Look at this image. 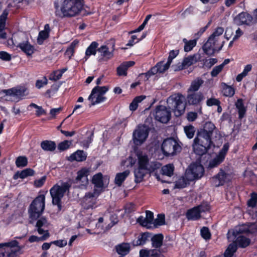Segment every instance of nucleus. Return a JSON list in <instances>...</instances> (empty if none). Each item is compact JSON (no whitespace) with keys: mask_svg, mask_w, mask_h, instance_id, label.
I'll list each match as a JSON object with an SVG mask.
<instances>
[{"mask_svg":"<svg viewBox=\"0 0 257 257\" xmlns=\"http://www.w3.org/2000/svg\"><path fill=\"white\" fill-rule=\"evenodd\" d=\"M185 97L181 94H174L170 96L167 100L169 109L165 106L159 105L156 107L153 114L155 119L162 123H167L171 117V110L176 116L182 115L185 110Z\"/></svg>","mask_w":257,"mask_h":257,"instance_id":"f257e3e1","label":"nucleus"},{"mask_svg":"<svg viewBox=\"0 0 257 257\" xmlns=\"http://www.w3.org/2000/svg\"><path fill=\"white\" fill-rule=\"evenodd\" d=\"M83 5V0H64L60 8L55 6L56 16L61 18L75 17L81 11Z\"/></svg>","mask_w":257,"mask_h":257,"instance_id":"f03ea898","label":"nucleus"},{"mask_svg":"<svg viewBox=\"0 0 257 257\" xmlns=\"http://www.w3.org/2000/svg\"><path fill=\"white\" fill-rule=\"evenodd\" d=\"M224 32L222 27L217 28L212 34L209 37L207 41L203 46L205 53L208 55L214 54L216 50H220L224 45V41H220V38Z\"/></svg>","mask_w":257,"mask_h":257,"instance_id":"7ed1b4c3","label":"nucleus"},{"mask_svg":"<svg viewBox=\"0 0 257 257\" xmlns=\"http://www.w3.org/2000/svg\"><path fill=\"white\" fill-rule=\"evenodd\" d=\"M71 185L70 182L61 183V185L56 184L50 190L52 199V204L57 206L58 210L61 209V199L65 193L69 189Z\"/></svg>","mask_w":257,"mask_h":257,"instance_id":"20e7f679","label":"nucleus"},{"mask_svg":"<svg viewBox=\"0 0 257 257\" xmlns=\"http://www.w3.org/2000/svg\"><path fill=\"white\" fill-rule=\"evenodd\" d=\"M22 248L16 240L0 243V257H17Z\"/></svg>","mask_w":257,"mask_h":257,"instance_id":"39448f33","label":"nucleus"},{"mask_svg":"<svg viewBox=\"0 0 257 257\" xmlns=\"http://www.w3.org/2000/svg\"><path fill=\"white\" fill-rule=\"evenodd\" d=\"M45 197L41 194L37 197L31 203L29 208L30 218L37 219L42 214L45 209Z\"/></svg>","mask_w":257,"mask_h":257,"instance_id":"423d86ee","label":"nucleus"},{"mask_svg":"<svg viewBox=\"0 0 257 257\" xmlns=\"http://www.w3.org/2000/svg\"><path fill=\"white\" fill-rule=\"evenodd\" d=\"M137 156V165L138 167L144 168L153 172L161 168V164L157 161H150L148 156L142 152H138Z\"/></svg>","mask_w":257,"mask_h":257,"instance_id":"0eeeda50","label":"nucleus"},{"mask_svg":"<svg viewBox=\"0 0 257 257\" xmlns=\"http://www.w3.org/2000/svg\"><path fill=\"white\" fill-rule=\"evenodd\" d=\"M257 230V226L255 223L248 224H242L236 226L232 230H229L227 233V237L229 240L234 241L237 236L241 235L242 233H253Z\"/></svg>","mask_w":257,"mask_h":257,"instance_id":"6e6552de","label":"nucleus"},{"mask_svg":"<svg viewBox=\"0 0 257 257\" xmlns=\"http://www.w3.org/2000/svg\"><path fill=\"white\" fill-rule=\"evenodd\" d=\"M164 154L166 156H173L181 150V147L177 142L173 138L165 139L161 147Z\"/></svg>","mask_w":257,"mask_h":257,"instance_id":"1a4fd4ad","label":"nucleus"},{"mask_svg":"<svg viewBox=\"0 0 257 257\" xmlns=\"http://www.w3.org/2000/svg\"><path fill=\"white\" fill-rule=\"evenodd\" d=\"M108 91L106 86H96L91 91L88 97V100L91 102L90 106L104 101L106 98L104 96L105 93Z\"/></svg>","mask_w":257,"mask_h":257,"instance_id":"9d476101","label":"nucleus"},{"mask_svg":"<svg viewBox=\"0 0 257 257\" xmlns=\"http://www.w3.org/2000/svg\"><path fill=\"white\" fill-rule=\"evenodd\" d=\"M210 208L208 203L203 202L200 205L188 210L186 213V217L189 220H198L201 217V214L209 211Z\"/></svg>","mask_w":257,"mask_h":257,"instance_id":"9b49d317","label":"nucleus"},{"mask_svg":"<svg viewBox=\"0 0 257 257\" xmlns=\"http://www.w3.org/2000/svg\"><path fill=\"white\" fill-rule=\"evenodd\" d=\"M149 128L145 125H138L134 131L133 141L136 146H140L143 144L148 137Z\"/></svg>","mask_w":257,"mask_h":257,"instance_id":"f8f14e48","label":"nucleus"},{"mask_svg":"<svg viewBox=\"0 0 257 257\" xmlns=\"http://www.w3.org/2000/svg\"><path fill=\"white\" fill-rule=\"evenodd\" d=\"M186 176L189 180H194L200 178L204 173V168L200 163L191 164L186 170Z\"/></svg>","mask_w":257,"mask_h":257,"instance_id":"ddd939ff","label":"nucleus"},{"mask_svg":"<svg viewBox=\"0 0 257 257\" xmlns=\"http://www.w3.org/2000/svg\"><path fill=\"white\" fill-rule=\"evenodd\" d=\"M3 92L14 100H19L28 94L27 89L23 86H17L3 90Z\"/></svg>","mask_w":257,"mask_h":257,"instance_id":"4468645a","label":"nucleus"},{"mask_svg":"<svg viewBox=\"0 0 257 257\" xmlns=\"http://www.w3.org/2000/svg\"><path fill=\"white\" fill-rule=\"evenodd\" d=\"M100 193L97 191L86 193L82 200V206L85 209H93L96 207L97 199Z\"/></svg>","mask_w":257,"mask_h":257,"instance_id":"2eb2a0df","label":"nucleus"},{"mask_svg":"<svg viewBox=\"0 0 257 257\" xmlns=\"http://www.w3.org/2000/svg\"><path fill=\"white\" fill-rule=\"evenodd\" d=\"M89 170L82 168L77 172V176L74 181L75 187L80 189H85L88 184V175Z\"/></svg>","mask_w":257,"mask_h":257,"instance_id":"dca6fc26","label":"nucleus"},{"mask_svg":"<svg viewBox=\"0 0 257 257\" xmlns=\"http://www.w3.org/2000/svg\"><path fill=\"white\" fill-rule=\"evenodd\" d=\"M200 131L209 136L214 141L219 140L221 137L218 130L211 122H206L203 128Z\"/></svg>","mask_w":257,"mask_h":257,"instance_id":"f3484780","label":"nucleus"},{"mask_svg":"<svg viewBox=\"0 0 257 257\" xmlns=\"http://www.w3.org/2000/svg\"><path fill=\"white\" fill-rule=\"evenodd\" d=\"M92 182L94 185L93 190L99 192V193L103 192L108 184V181H107L106 178H103L101 173L94 175Z\"/></svg>","mask_w":257,"mask_h":257,"instance_id":"a211bd4d","label":"nucleus"},{"mask_svg":"<svg viewBox=\"0 0 257 257\" xmlns=\"http://www.w3.org/2000/svg\"><path fill=\"white\" fill-rule=\"evenodd\" d=\"M49 223L45 218H41L37 221L36 228L40 235H43V239H46L49 236L48 232Z\"/></svg>","mask_w":257,"mask_h":257,"instance_id":"6ab92c4d","label":"nucleus"},{"mask_svg":"<svg viewBox=\"0 0 257 257\" xmlns=\"http://www.w3.org/2000/svg\"><path fill=\"white\" fill-rule=\"evenodd\" d=\"M228 144L227 143L225 144L219 152L218 155H217L214 159L210 161L208 165L209 167H215L222 162L225 158V156L228 150Z\"/></svg>","mask_w":257,"mask_h":257,"instance_id":"aec40b11","label":"nucleus"},{"mask_svg":"<svg viewBox=\"0 0 257 257\" xmlns=\"http://www.w3.org/2000/svg\"><path fill=\"white\" fill-rule=\"evenodd\" d=\"M213 141H214L211 138L209 137V136L206 135L205 134L203 133L200 131H199L197 133L196 137L193 140V142L195 143H199L210 148L212 147H214L215 146L213 143Z\"/></svg>","mask_w":257,"mask_h":257,"instance_id":"412c9836","label":"nucleus"},{"mask_svg":"<svg viewBox=\"0 0 257 257\" xmlns=\"http://www.w3.org/2000/svg\"><path fill=\"white\" fill-rule=\"evenodd\" d=\"M233 20L234 23L238 26L244 24L249 25L252 22V17L246 12H242L235 17Z\"/></svg>","mask_w":257,"mask_h":257,"instance_id":"4be33fe9","label":"nucleus"},{"mask_svg":"<svg viewBox=\"0 0 257 257\" xmlns=\"http://www.w3.org/2000/svg\"><path fill=\"white\" fill-rule=\"evenodd\" d=\"M199 56L198 54L189 56L184 59L181 65L179 66V69L182 70L195 63L199 60Z\"/></svg>","mask_w":257,"mask_h":257,"instance_id":"5701e85b","label":"nucleus"},{"mask_svg":"<svg viewBox=\"0 0 257 257\" xmlns=\"http://www.w3.org/2000/svg\"><path fill=\"white\" fill-rule=\"evenodd\" d=\"M150 172L147 169L137 167L134 170L135 181L137 183L142 182L146 175Z\"/></svg>","mask_w":257,"mask_h":257,"instance_id":"b1692460","label":"nucleus"},{"mask_svg":"<svg viewBox=\"0 0 257 257\" xmlns=\"http://www.w3.org/2000/svg\"><path fill=\"white\" fill-rule=\"evenodd\" d=\"M8 14L9 10L5 9L0 16V38L2 39H5L6 38V33L3 30L5 27L6 21Z\"/></svg>","mask_w":257,"mask_h":257,"instance_id":"393cba45","label":"nucleus"},{"mask_svg":"<svg viewBox=\"0 0 257 257\" xmlns=\"http://www.w3.org/2000/svg\"><path fill=\"white\" fill-rule=\"evenodd\" d=\"M18 47L28 56L32 55L34 52V46L30 44L28 41L19 43Z\"/></svg>","mask_w":257,"mask_h":257,"instance_id":"a878e982","label":"nucleus"},{"mask_svg":"<svg viewBox=\"0 0 257 257\" xmlns=\"http://www.w3.org/2000/svg\"><path fill=\"white\" fill-rule=\"evenodd\" d=\"M133 61H126L122 63L117 68V73L119 76H126L127 69L135 64Z\"/></svg>","mask_w":257,"mask_h":257,"instance_id":"bb28decb","label":"nucleus"},{"mask_svg":"<svg viewBox=\"0 0 257 257\" xmlns=\"http://www.w3.org/2000/svg\"><path fill=\"white\" fill-rule=\"evenodd\" d=\"M87 154L83 151L77 150L70 155L69 160L70 161H76L77 162H82L85 160Z\"/></svg>","mask_w":257,"mask_h":257,"instance_id":"cd10ccee","label":"nucleus"},{"mask_svg":"<svg viewBox=\"0 0 257 257\" xmlns=\"http://www.w3.org/2000/svg\"><path fill=\"white\" fill-rule=\"evenodd\" d=\"M98 46V43L95 41H93L90 44L85 51V55L83 58L85 61H87L90 56L95 55L97 51Z\"/></svg>","mask_w":257,"mask_h":257,"instance_id":"c85d7f7f","label":"nucleus"},{"mask_svg":"<svg viewBox=\"0 0 257 257\" xmlns=\"http://www.w3.org/2000/svg\"><path fill=\"white\" fill-rule=\"evenodd\" d=\"M192 147L194 153L200 156L205 154L210 149V148L205 145L199 143H195L194 142H193Z\"/></svg>","mask_w":257,"mask_h":257,"instance_id":"c756f323","label":"nucleus"},{"mask_svg":"<svg viewBox=\"0 0 257 257\" xmlns=\"http://www.w3.org/2000/svg\"><path fill=\"white\" fill-rule=\"evenodd\" d=\"M203 99V96L200 93H194L189 94L187 99L190 104H197Z\"/></svg>","mask_w":257,"mask_h":257,"instance_id":"7c9ffc66","label":"nucleus"},{"mask_svg":"<svg viewBox=\"0 0 257 257\" xmlns=\"http://www.w3.org/2000/svg\"><path fill=\"white\" fill-rule=\"evenodd\" d=\"M41 147L45 151L53 152L56 148V144L54 141L45 140L41 142Z\"/></svg>","mask_w":257,"mask_h":257,"instance_id":"2f4dec72","label":"nucleus"},{"mask_svg":"<svg viewBox=\"0 0 257 257\" xmlns=\"http://www.w3.org/2000/svg\"><path fill=\"white\" fill-rule=\"evenodd\" d=\"M226 177V174L225 172L222 170H220L218 174L213 178L214 185L216 186L223 185L225 182Z\"/></svg>","mask_w":257,"mask_h":257,"instance_id":"473e14b6","label":"nucleus"},{"mask_svg":"<svg viewBox=\"0 0 257 257\" xmlns=\"http://www.w3.org/2000/svg\"><path fill=\"white\" fill-rule=\"evenodd\" d=\"M115 248L117 252L119 254L124 256L129 252L130 245L127 243H122L116 245Z\"/></svg>","mask_w":257,"mask_h":257,"instance_id":"72a5a7b5","label":"nucleus"},{"mask_svg":"<svg viewBox=\"0 0 257 257\" xmlns=\"http://www.w3.org/2000/svg\"><path fill=\"white\" fill-rule=\"evenodd\" d=\"M235 239V243L233 242L236 246L237 247V245L241 247H245L249 245L250 243V240L244 237L242 235L237 236Z\"/></svg>","mask_w":257,"mask_h":257,"instance_id":"f704fd0d","label":"nucleus"},{"mask_svg":"<svg viewBox=\"0 0 257 257\" xmlns=\"http://www.w3.org/2000/svg\"><path fill=\"white\" fill-rule=\"evenodd\" d=\"M192 180H189L186 176V172H185V176L179 178L175 182L176 188H183L189 184V182Z\"/></svg>","mask_w":257,"mask_h":257,"instance_id":"c9c22d12","label":"nucleus"},{"mask_svg":"<svg viewBox=\"0 0 257 257\" xmlns=\"http://www.w3.org/2000/svg\"><path fill=\"white\" fill-rule=\"evenodd\" d=\"M170 66V64L167 62L164 63V62L160 61L157 63L153 68L155 69L156 74L158 73H163L169 69Z\"/></svg>","mask_w":257,"mask_h":257,"instance_id":"e433bc0d","label":"nucleus"},{"mask_svg":"<svg viewBox=\"0 0 257 257\" xmlns=\"http://www.w3.org/2000/svg\"><path fill=\"white\" fill-rule=\"evenodd\" d=\"M130 173V171L129 170H125L122 173H117L115 178V183L118 186H121Z\"/></svg>","mask_w":257,"mask_h":257,"instance_id":"4c0bfd02","label":"nucleus"},{"mask_svg":"<svg viewBox=\"0 0 257 257\" xmlns=\"http://www.w3.org/2000/svg\"><path fill=\"white\" fill-rule=\"evenodd\" d=\"M235 106L238 109L239 118H243L246 113V107L244 106L242 99H238L235 102Z\"/></svg>","mask_w":257,"mask_h":257,"instance_id":"58836bf2","label":"nucleus"},{"mask_svg":"<svg viewBox=\"0 0 257 257\" xmlns=\"http://www.w3.org/2000/svg\"><path fill=\"white\" fill-rule=\"evenodd\" d=\"M163 235L162 234H157L151 237L152 245L154 247L159 248L162 245Z\"/></svg>","mask_w":257,"mask_h":257,"instance_id":"ea45409f","label":"nucleus"},{"mask_svg":"<svg viewBox=\"0 0 257 257\" xmlns=\"http://www.w3.org/2000/svg\"><path fill=\"white\" fill-rule=\"evenodd\" d=\"M221 87L223 95L227 97H231L234 94V89L232 86H228L225 83H222Z\"/></svg>","mask_w":257,"mask_h":257,"instance_id":"a19ab883","label":"nucleus"},{"mask_svg":"<svg viewBox=\"0 0 257 257\" xmlns=\"http://www.w3.org/2000/svg\"><path fill=\"white\" fill-rule=\"evenodd\" d=\"M97 51L100 53L102 57L107 59H110L113 57V53L109 51L108 47L105 45H102L97 49Z\"/></svg>","mask_w":257,"mask_h":257,"instance_id":"79ce46f5","label":"nucleus"},{"mask_svg":"<svg viewBox=\"0 0 257 257\" xmlns=\"http://www.w3.org/2000/svg\"><path fill=\"white\" fill-rule=\"evenodd\" d=\"M184 43V49L185 52H189L196 45L197 41L196 39L188 41L184 38L183 40Z\"/></svg>","mask_w":257,"mask_h":257,"instance_id":"37998d69","label":"nucleus"},{"mask_svg":"<svg viewBox=\"0 0 257 257\" xmlns=\"http://www.w3.org/2000/svg\"><path fill=\"white\" fill-rule=\"evenodd\" d=\"M146 98V96L140 95L135 97L130 105V109L132 111L136 110L138 106V104Z\"/></svg>","mask_w":257,"mask_h":257,"instance_id":"c03bdc74","label":"nucleus"},{"mask_svg":"<svg viewBox=\"0 0 257 257\" xmlns=\"http://www.w3.org/2000/svg\"><path fill=\"white\" fill-rule=\"evenodd\" d=\"M203 82V81L201 79L197 78L195 79L191 83V86L189 87L188 91L192 92L197 91Z\"/></svg>","mask_w":257,"mask_h":257,"instance_id":"a18cd8bd","label":"nucleus"},{"mask_svg":"<svg viewBox=\"0 0 257 257\" xmlns=\"http://www.w3.org/2000/svg\"><path fill=\"white\" fill-rule=\"evenodd\" d=\"M150 237V234L149 233L145 232L142 233L138 237L136 241V245H141L144 244Z\"/></svg>","mask_w":257,"mask_h":257,"instance_id":"49530a36","label":"nucleus"},{"mask_svg":"<svg viewBox=\"0 0 257 257\" xmlns=\"http://www.w3.org/2000/svg\"><path fill=\"white\" fill-rule=\"evenodd\" d=\"M184 131L187 137L191 139L193 138L195 133V128L194 126L192 125H188L184 127Z\"/></svg>","mask_w":257,"mask_h":257,"instance_id":"de8ad7c7","label":"nucleus"},{"mask_svg":"<svg viewBox=\"0 0 257 257\" xmlns=\"http://www.w3.org/2000/svg\"><path fill=\"white\" fill-rule=\"evenodd\" d=\"M146 216L144 222L143 223V225L145 226H148L149 225L153 223L154 222V215L153 213L150 211H147L146 212Z\"/></svg>","mask_w":257,"mask_h":257,"instance_id":"09e8293b","label":"nucleus"},{"mask_svg":"<svg viewBox=\"0 0 257 257\" xmlns=\"http://www.w3.org/2000/svg\"><path fill=\"white\" fill-rule=\"evenodd\" d=\"M162 171L163 175L171 176L173 174L174 166L170 164L166 165L162 168Z\"/></svg>","mask_w":257,"mask_h":257,"instance_id":"8fccbe9b","label":"nucleus"},{"mask_svg":"<svg viewBox=\"0 0 257 257\" xmlns=\"http://www.w3.org/2000/svg\"><path fill=\"white\" fill-rule=\"evenodd\" d=\"M28 164V159L25 156H19L16 160V165L18 167H24Z\"/></svg>","mask_w":257,"mask_h":257,"instance_id":"3c124183","label":"nucleus"},{"mask_svg":"<svg viewBox=\"0 0 257 257\" xmlns=\"http://www.w3.org/2000/svg\"><path fill=\"white\" fill-rule=\"evenodd\" d=\"M34 174V171L32 169L28 168L22 171L19 174V177L21 179H24L28 176H32Z\"/></svg>","mask_w":257,"mask_h":257,"instance_id":"603ef678","label":"nucleus"},{"mask_svg":"<svg viewBox=\"0 0 257 257\" xmlns=\"http://www.w3.org/2000/svg\"><path fill=\"white\" fill-rule=\"evenodd\" d=\"M165 222V215L159 214L158 215L157 218L154 220L153 224L154 226L157 227L164 224Z\"/></svg>","mask_w":257,"mask_h":257,"instance_id":"864d4df0","label":"nucleus"},{"mask_svg":"<svg viewBox=\"0 0 257 257\" xmlns=\"http://www.w3.org/2000/svg\"><path fill=\"white\" fill-rule=\"evenodd\" d=\"M49 34L47 32L41 31L39 32V35L37 38V42L39 44H42L44 41L46 40L49 37Z\"/></svg>","mask_w":257,"mask_h":257,"instance_id":"5fc2aeb1","label":"nucleus"},{"mask_svg":"<svg viewBox=\"0 0 257 257\" xmlns=\"http://www.w3.org/2000/svg\"><path fill=\"white\" fill-rule=\"evenodd\" d=\"M201 236L205 240L209 239L211 237V233L209 229L207 227H203L200 230Z\"/></svg>","mask_w":257,"mask_h":257,"instance_id":"6e6d98bb","label":"nucleus"},{"mask_svg":"<svg viewBox=\"0 0 257 257\" xmlns=\"http://www.w3.org/2000/svg\"><path fill=\"white\" fill-rule=\"evenodd\" d=\"M72 144V141H64L59 144L58 149L60 151H63L68 149Z\"/></svg>","mask_w":257,"mask_h":257,"instance_id":"4d7b16f0","label":"nucleus"},{"mask_svg":"<svg viewBox=\"0 0 257 257\" xmlns=\"http://www.w3.org/2000/svg\"><path fill=\"white\" fill-rule=\"evenodd\" d=\"M136 161V159L130 156L125 160L122 161L121 162V165L122 166H126L127 167H132L135 164Z\"/></svg>","mask_w":257,"mask_h":257,"instance_id":"13d9d810","label":"nucleus"},{"mask_svg":"<svg viewBox=\"0 0 257 257\" xmlns=\"http://www.w3.org/2000/svg\"><path fill=\"white\" fill-rule=\"evenodd\" d=\"M257 203V194L252 193L250 198L247 201V204L249 207H254Z\"/></svg>","mask_w":257,"mask_h":257,"instance_id":"bf43d9fd","label":"nucleus"},{"mask_svg":"<svg viewBox=\"0 0 257 257\" xmlns=\"http://www.w3.org/2000/svg\"><path fill=\"white\" fill-rule=\"evenodd\" d=\"M62 76L61 75V74L60 73H58V70H57L54 71L50 75L49 79L50 80L56 81L59 80L62 77Z\"/></svg>","mask_w":257,"mask_h":257,"instance_id":"052dcab7","label":"nucleus"},{"mask_svg":"<svg viewBox=\"0 0 257 257\" xmlns=\"http://www.w3.org/2000/svg\"><path fill=\"white\" fill-rule=\"evenodd\" d=\"M48 83V80L46 77H44L41 80H37L36 82V87L40 89Z\"/></svg>","mask_w":257,"mask_h":257,"instance_id":"680f3d73","label":"nucleus"},{"mask_svg":"<svg viewBox=\"0 0 257 257\" xmlns=\"http://www.w3.org/2000/svg\"><path fill=\"white\" fill-rule=\"evenodd\" d=\"M223 68L222 65H218L215 67H214L212 70L211 72V75L212 77H216L217 76V75L221 72Z\"/></svg>","mask_w":257,"mask_h":257,"instance_id":"e2e57ef3","label":"nucleus"},{"mask_svg":"<svg viewBox=\"0 0 257 257\" xmlns=\"http://www.w3.org/2000/svg\"><path fill=\"white\" fill-rule=\"evenodd\" d=\"M179 54V50H172L169 53V55L168 58L167 62L170 65L172 63V60L175 58Z\"/></svg>","mask_w":257,"mask_h":257,"instance_id":"0e129e2a","label":"nucleus"},{"mask_svg":"<svg viewBox=\"0 0 257 257\" xmlns=\"http://www.w3.org/2000/svg\"><path fill=\"white\" fill-rule=\"evenodd\" d=\"M0 59L4 61H8L11 60V56L5 51H1Z\"/></svg>","mask_w":257,"mask_h":257,"instance_id":"69168bd1","label":"nucleus"},{"mask_svg":"<svg viewBox=\"0 0 257 257\" xmlns=\"http://www.w3.org/2000/svg\"><path fill=\"white\" fill-rule=\"evenodd\" d=\"M206 103L208 106H211L220 104V102L218 99L216 98H211L207 100Z\"/></svg>","mask_w":257,"mask_h":257,"instance_id":"338daca9","label":"nucleus"},{"mask_svg":"<svg viewBox=\"0 0 257 257\" xmlns=\"http://www.w3.org/2000/svg\"><path fill=\"white\" fill-rule=\"evenodd\" d=\"M152 251L146 249H142L140 251V257H151Z\"/></svg>","mask_w":257,"mask_h":257,"instance_id":"774afa93","label":"nucleus"}]
</instances>
